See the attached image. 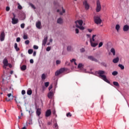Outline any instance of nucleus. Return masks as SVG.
<instances>
[{
	"label": "nucleus",
	"mask_w": 129,
	"mask_h": 129,
	"mask_svg": "<svg viewBox=\"0 0 129 129\" xmlns=\"http://www.w3.org/2000/svg\"><path fill=\"white\" fill-rule=\"evenodd\" d=\"M51 88H53V85H50L48 88V90H51Z\"/></svg>",
	"instance_id": "nucleus-51"
},
{
	"label": "nucleus",
	"mask_w": 129,
	"mask_h": 129,
	"mask_svg": "<svg viewBox=\"0 0 129 129\" xmlns=\"http://www.w3.org/2000/svg\"><path fill=\"white\" fill-rule=\"evenodd\" d=\"M80 51L81 52V53H83V52H85V49L82 48L80 49Z\"/></svg>",
	"instance_id": "nucleus-46"
},
{
	"label": "nucleus",
	"mask_w": 129,
	"mask_h": 129,
	"mask_svg": "<svg viewBox=\"0 0 129 129\" xmlns=\"http://www.w3.org/2000/svg\"><path fill=\"white\" fill-rule=\"evenodd\" d=\"M47 124H48V125H50V124H51V122H48V123H47Z\"/></svg>",
	"instance_id": "nucleus-61"
},
{
	"label": "nucleus",
	"mask_w": 129,
	"mask_h": 129,
	"mask_svg": "<svg viewBox=\"0 0 129 129\" xmlns=\"http://www.w3.org/2000/svg\"><path fill=\"white\" fill-rule=\"evenodd\" d=\"M13 18L12 19H16V15L14 13H13Z\"/></svg>",
	"instance_id": "nucleus-55"
},
{
	"label": "nucleus",
	"mask_w": 129,
	"mask_h": 129,
	"mask_svg": "<svg viewBox=\"0 0 129 129\" xmlns=\"http://www.w3.org/2000/svg\"><path fill=\"white\" fill-rule=\"evenodd\" d=\"M47 41H48V36L45 35L44 39L42 41L43 46H46V44L47 43Z\"/></svg>",
	"instance_id": "nucleus-10"
},
{
	"label": "nucleus",
	"mask_w": 129,
	"mask_h": 129,
	"mask_svg": "<svg viewBox=\"0 0 129 129\" xmlns=\"http://www.w3.org/2000/svg\"><path fill=\"white\" fill-rule=\"evenodd\" d=\"M118 67L120 68V69H121V70H123V69H124V66H123V65L121 64H119Z\"/></svg>",
	"instance_id": "nucleus-28"
},
{
	"label": "nucleus",
	"mask_w": 129,
	"mask_h": 129,
	"mask_svg": "<svg viewBox=\"0 0 129 129\" xmlns=\"http://www.w3.org/2000/svg\"><path fill=\"white\" fill-rule=\"evenodd\" d=\"M113 84L115 86H117V87L119 86V84H118L117 82H113Z\"/></svg>",
	"instance_id": "nucleus-30"
},
{
	"label": "nucleus",
	"mask_w": 129,
	"mask_h": 129,
	"mask_svg": "<svg viewBox=\"0 0 129 129\" xmlns=\"http://www.w3.org/2000/svg\"><path fill=\"white\" fill-rule=\"evenodd\" d=\"M18 9H19V10H22V9H23V7H22V6H21L20 5V4H18Z\"/></svg>",
	"instance_id": "nucleus-40"
},
{
	"label": "nucleus",
	"mask_w": 129,
	"mask_h": 129,
	"mask_svg": "<svg viewBox=\"0 0 129 129\" xmlns=\"http://www.w3.org/2000/svg\"><path fill=\"white\" fill-rule=\"evenodd\" d=\"M118 74V73L117 71H114L112 73V75L113 76H116Z\"/></svg>",
	"instance_id": "nucleus-27"
},
{
	"label": "nucleus",
	"mask_w": 129,
	"mask_h": 129,
	"mask_svg": "<svg viewBox=\"0 0 129 129\" xmlns=\"http://www.w3.org/2000/svg\"><path fill=\"white\" fill-rule=\"evenodd\" d=\"M52 41H53V40L50 39L49 42H50V43H52Z\"/></svg>",
	"instance_id": "nucleus-63"
},
{
	"label": "nucleus",
	"mask_w": 129,
	"mask_h": 129,
	"mask_svg": "<svg viewBox=\"0 0 129 129\" xmlns=\"http://www.w3.org/2000/svg\"><path fill=\"white\" fill-rule=\"evenodd\" d=\"M3 64H4V68H6V67H7V66H9V61L8 60V59H7L6 58H4V59L3 60Z\"/></svg>",
	"instance_id": "nucleus-7"
},
{
	"label": "nucleus",
	"mask_w": 129,
	"mask_h": 129,
	"mask_svg": "<svg viewBox=\"0 0 129 129\" xmlns=\"http://www.w3.org/2000/svg\"><path fill=\"white\" fill-rule=\"evenodd\" d=\"M41 21H38L36 23V27L37 28V29H42V27H41Z\"/></svg>",
	"instance_id": "nucleus-14"
},
{
	"label": "nucleus",
	"mask_w": 129,
	"mask_h": 129,
	"mask_svg": "<svg viewBox=\"0 0 129 129\" xmlns=\"http://www.w3.org/2000/svg\"><path fill=\"white\" fill-rule=\"evenodd\" d=\"M30 6L32 8V9H34V10H36V7H35V6L33 5L32 4H30Z\"/></svg>",
	"instance_id": "nucleus-39"
},
{
	"label": "nucleus",
	"mask_w": 129,
	"mask_h": 129,
	"mask_svg": "<svg viewBox=\"0 0 129 129\" xmlns=\"http://www.w3.org/2000/svg\"><path fill=\"white\" fill-rule=\"evenodd\" d=\"M26 69H27V66L26 65H23L21 68V70H22V71H25V70H26Z\"/></svg>",
	"instance_id": "nucleus-21"
},
{
	"label": "nucleus",
	"mask_w": 129,
	"mask_h": 129,
	"mask_svg": "<svg viewBox=\"0 0 129 129\" xmlns=\"http://www.w3.org/2000/svg\"><path fill=\"white\" fill-rule=\"evenodd\" d=\"M33 48L34 49H35V50H38V49H39V46H37V45H34L33 46Z\"/></svg>",
	"instance_id": "nucleus-41"
},
{
	"label": "nucleus",
	"mask_w": 129,
	"mask_h": 129,
	"mask_svg": "<svg viewBox=\"0 0 129 129\" xmlns=\"http://www.w3.org/2000/svg\"><path fill=\"white\" fill-rule=\"evenodd\" d=\"M97 74H98L99 77H101V79L104 80V81H105L107 83H108V84H110V82H109V81L107 80L106 76L104 75L105 74V71L99 70L98 72H97Z\"/></svg>",
	"instance_id": "nucleus-1"
},
{
	"label": "nucleus",
	"mask_w": 129,
	"mask_h": 129,
	"mask_svg": "<svg viewBox=\"0 0 129 129\" xmlns=\"http://www.w3.org/2000/svg\"><path fill=\"white\" fill-rule=\"evenodd\" d=\"M14 47L16 51H20V48L18 47V44L17 43H15Z\"/></svg>",
	"instance_id": "nucleus-20"
},
{
	"label": "nucleus",
	"mask_w": 129,
	"mask_h": 129,
	"mask_svg": "<svg viewBox=\"0 0 129 129\" xmlns=\"http://www.w3.org/2000/svg\"><path fill=\"white\" fill-rule=\"evenodd\" d=\"M88 31L89 32V33H91V32H92V30L91 29H88Z\"/></svg>",
	"instance_id": "nucleus-59"
},
{
	"label": "nucleus",
	"mask_w": 129,
	"mask_h": 129,
	"mask_svg": "<svg viewBox=\"0 0 129 129\" xmlns=\"http://www.w3.org/2000/svg\"><path fill=\"white\" fill-rule=\"evenodd\" d=\"M76 24V28H78V29H79L80 30H81V31H83L85 28L82 26L83 25V21L82 20H77L75 22Z\"/></svg>",
	"instance_id": "nucleus-2"
},
{
	"label": "nucleus",
	"mask_w": 129,
	"mask_h": 129,
	"mask_svg": "<svg viewBox=\"0 0 129 129\" xmlns=\"http://www.w3.org/2000/svg\"><path fill=\"white\" fill-rule=\"evenodd\" d=\"M94 21L95 22V24L97 25H99V24H101L102 20L100 19V17L97 16H95L94 17Z\"/></svg>",
	"instance_id": "nucleus-3"
},
{
	"label": "nucleus",
	"mask_w": 129,
	"mask_h": 129,
	"mask_svg": "<svg viewBox=\"0 0 129 129\" xmlns=\"http://www.w3.org/2000/svg\"><path fill=\"white\" fill-rule=\"evenodd\" d=\"M95 37H96V35H93L92 36V38L91 39L92 42H94V41H95V39H94V38H95Z\"/></svg>",
	"instance_id": "nucleus-32"
},
{
	"label": "nucleus",
	"mask_w": 129,
	"mask_h": 129,
	"mask_svg": "<svg viewBox=\"0 0 129 129\" xmlns=\"http://www.w3.org/2000/svg\"><path fill=\"white\" fill-rule=\"evenodd\" d=\"M10 8L9 7H6V11H7V12H9V11H10Z\"/></svg>",
	"instance_id": "nucleus-52"
},
{
	"label": "nucleus",
	"mask_w": 129,
	"mask_h": 129,
	"mask_svg": "<svg viewBox=\"0 0 129 129\" xmlns=\"http://www.w3.org/2000/svg\"><path fill=\"white\" fill-rule=\"evenodd\" d=\"M44 85L45 87H48V86H49V82H45Z\"/></svg>",
	"instance_id": "nucleus-36"
},
{
	"label": "nucleus",
	"mask_w": 129,
	"mask_h": 129,
	"mask_svg": "<svg viewBox=\"0 0 129 129\" xmlns=\"http://www.w3.org/2000/svg\"><path fill=\"white\" fill-rule=\"evenodd\" d=\"M23 39L24 40H27L28 39V35L27 34H24Z\"/></svg>",
	"instance_id": "nucleus-31"
},
{
	"label": "nucleus",
	"mask_w": 129,
	"mask_h": 129,
	"mask_svg": "<svg viewBox=\"0 0 129 129\" xmlns=\"http://www.w3.org/2000/svg\"><path fill=\"white\" fill-rule=\"evenodd\" d=\"M82 67V63H79L78 66V68L80 69V68H81Z\"/></svg>",
	"instance_id": "nucleus-44"
},
{
	"label": "nucleus",
	"mask_w": 129,
	"mask_h": 129,
	"mask_svg": "<svg viewBox=\"0 0 129 129\" xmlns=\"http://www.w3.org/2000/svg\"><path fill=\"white\" fill-rule=\"evenodd\" d=\"M25 44H26V45H29V44H30V41L29 40H26Z\"/></svg>",
	"instance_id": "nucleus-37"
},
{
	"label": "nucleus",
	"mask_w": 129,
	"mask_h": 129,
	"mask_svg": "<svg viewBox=\"0 0 129 129\" xmlns=\"http://www.w3.org/2000/svg\"><path fill=\"white\" fill-rule=\"evenodd\" d=\"M30 63H31V64H33V63H34V60H33V59H30Z\"/></svg>",
	"instance_id": "nucleus-53"
},
{
	"label": "nucleus",
	"mask_w": 129,
	"mask_h": 129,
	"mask_svg": "<svg viewBox=\"0 0 129 129\" xmlns=\"http://www.w3.org/2000/svg\"><path fill=\"white\" fill-rule=\"evenodd\" d=\"M36 54H37V52L36 51H34V52H33V56H36Z\"/></svg>",
	"instance_id": "nucleus-57"
},
{
	"label": "nucleus",
	"mask_w": 129,
	"mask_h": 129,
	"mask_svg": "<svg viewBox=\"0 0 129 129\" xmlns=\"http://www.w3.org/2000/svg\"><path fill=\"white\" fill-rule=\"evenodd\" d=\"M102 45H103V43H102V42H100L98 46L99 48L102 47Z\"/></svg>",
	"instance_id": "nucleus-42"
},
{
	"label": "nucleus",
	"mask_w": 129,
	"mask_h": 129,
	"mask_svg": "<svg viewBox=\"0 0 129 129\" xmlns=\"http://www.w3.org/2000/svg\"><path fill=\"white\" fill-rule=\"evenodd\" d=\"M21 93L22 95H25V94H26V91H25L24 90H22Z\"/></svg>",
	"instance_id": "nucleus-47"
},
{
	"label": "nucleus",
	"mask_w": 129,
	"mask_h": 129,
	"mask_svg": "<svg viewBox=\"0 0 129 129\" xmlns=\"http://www.w3.org/2000/svg\"><path fill=\"white\" fill-rule=\"evenodd\" d=\"M36 114L38 116H40V115H41V110H40V109H37L36 111Z\"/></svg>",
	"instance_id": "nucleus-24"
},
{
	"label": "nucleus",
	"mask_w": 129,
	"mask_h": 129,
	"mask_svg": "<svg viewBox=\"0 0 129 129\" xmlns=\"http://www.w3.org/2000/svg\"><path fill=\"white\" fill-rule=\"evenodd\" d=\"M51 114H52V112L50 109L47 110L45 112V116L46 117H49Z\"/></svg>",
	"instance_id": "nucleus-12"
},
{
	"label": "nucleus",
	"mask_w": 129,
	"mask_h": 129,
	"mask_svg": "<svg viewBox=\"0 0 129 129\" xmlns=\"http://www.w3.org/2000/svg\"><path fill=\"white\" fill-rule=\"evenodd\" d=\"M54 126L57 127V126H58V124H57V123L54 124Z\"/></svg>",
	"instance_id": "nucleus-58"
},
{
	"label": "nucleus",
	"mask_w": 129,
	"mask_h": 129,
	"mask_svg": "<svg viewBox=\"0 0 129 129\" xmlns=\"http://www.w3.org/2000/svg\"><path fill=\"white\" fill-rule=\"evenodd\" d=\"M83 5L84 6L86 10H89V4H88L87 1L85 0L83 2Z\"/></svg>",
	"instance_id": "nucleus-9"
},
{
	"label": "nucleus",
	"mask_w": 129,
	"mask_h": 129,
	"mask_svg": "<svg viewBox=\"0 0 129 129\" xmlns=\"http://www.w3.org/2000/svg\"><path fill=\"white\" fill-rule=\"evenodd\" d=\"M54 95V94L53 93V92H50L48 94V98H50V99L53 98V96Z\"/></svg>",
	"instance_id": "nucleus-17"
},
{
	"label": "nucleus",
	"mask_w": 129,
	"mask_h": 129,
	"mask_svg": "<svg viewBox=\"0 0 129 129\" xmlns=\"http://www.w3.org/2000/svg\"><path fill=\"white\" fill-rule=\"evenodd\" d=\"M62 12H60L59 13L60 15H63V14L65 13V9H64L63 7H62Z\"/></svg>",
	"instance_id": "nucleus-34"
},
{
	"label": "nucleus",
	"mask_w": 129,
	"mask_h": 129,
	"mask_svg": "<svg viewBox=\"0 0 129 129\" xmlns=\"http://www.w3.org/2000/svg\"><path fill=\"white\" fill-rule=\"evenodd\" d=\"M90 42L91 46L92 47H96L97 45H98V43H93L92 42V40L91 39V38H90Z\"/></svg>",
	"instance_id": "nucleus-15"
},
{
	"label": "nucleus",
	"mask_w": 129,
	"mask_h": 129,
	"mask_svg": "<svg viewBox=\"0 0 129 129\" xmlns=\"http://www.w3.org/2000/svg\"><path fill=\"white\" fill-rule=\"evenodd\" d=\"M51 50V47L50 46H48L46 48V51H49Z\"/></svg>",
	"instance_id": "nucleus-49"
},
{
	"label": "nucleus",
	"mask_w": 129,
	"mask_h": 129,
	"mask_svg": "<svg viewBox=\"0 0 129 129\" xmlns=\"http://www.w3.org/2000/svg\"><path fill=\"white\" fill-rule=\"evenodd\" d=\"M16 41L17 42H20L21 41V38L20 37H18L17 39H16Z\"/></svg>",
	"instance_id": "nucleus-50"
},
{
	"label": "nucleus",
	"mask_w": 129,
	"mask_h": 129,
	"mask_svg": "<svg viewBox=\"0 0 129 129\" xmlns=\"http://www.w3.org/2000/svg\"><path fill=\"white\" fill-rule=\"evenodd\" d=\"M57 4H58V3L57 2H54V5H57Z\"/></svg>",
	"instance_id": "nucleus-64"
},
{
	"label": "nucleus",
	"mask_w": 129,
	"mask_h": 129,
	"mask_svg": "<svg viewBox=\"0 0 129 129\" xmlns=\"http://www.w3.org/2000/svg\"><path fill=\"white\" fill-rule=\"evenodd\" d=\"M21 28L22 29H24L25 28V24L24 23H22L21 24Z\"/></svg>",
	"instance_id": "nucleus-45"
},
{
	"label": "nucleus",
	"mask_w": 129,
	"mask_h": 129,
	"mask_svg": "<svg viewBox=\"0 0 129 129\" xmlns=\"http://www.w3.org/2000/svg\"><path fill=\"white\" fill-rule=\"evenodd\" d=\"M22 129H27V128L26 127V126H24L23 127H22Z\"/></svg>",
	"instance_id": "nucleus-62"
},
{
	"label": "nucleus",
	"mask_w": 129,
	"mask_h": 129,
	"mask_svg": "<svg viewBox=\"0 0 129 129\" xmlns=\"http://www.w3.org/2000/svg\"><path fill=\"white\" fill-rule=\"evenodd\" d=\"M56 63L57 65H58V64H60L61 61H60V60H57L56 61Z\"/></svg>",
	"instance_id": "nucleus-48"
},
{
	"label": "nucleus",
	"mask_w": 129,
	"mask_h": 129,
	"mask_svg": "<svg viewBox=\"0 0 129 129\" xmlns=\"http://www.w3.org/2000/svg\"><path fill=\"white\" fill-rule=\"evenodd\" d=\"M76 34H79V29L78 28H76L75 29Z\"/></svg>",
	"instance_id": "nucleus-43"
},
{
	"label": "nucleus",
	"mask_w": 129,
	"mask_h": 129,
	"mask_svg": "<svg viewBox=\"0 0 129 129\" xmlns=\"http://www.w3.org/2000/svg\"><path fill=\"white\" fill-rule=\"evenodd\" d=\"M120 29V26L119 25V24H117L115 26V29L117 32H118Z\"/></svg>",
	"instance_id": "nucleus-23"
},
{
	"label": "nucleus",
	"mask_w": 129,
	"mask_h": 129,
	"mask_svg": "<svg viewBox=\"0 0 129 129\" xmlns=\"http://www.w3.org/2000/svg\"><path fill=\"white\" fill-rule=\"evenodd\" d=\"M32 90H28L27 91V94L28 95H32Z\"/></svg>",
	"instance_id": "nucleus-26"
},
{
	"label": "nucleus",
	"mask_w": 129,
	"mask_h": 129,
	"mask_svg": "<svg viewBox=\"0 0 129 129\" xmlns=\"http://www.w3.org/2000/svg\"><path fill=\"white\" fill-rule=\"evenodd\" d=\"M65 64H66V65H68V66L70 65V63L68 61H66Z\"/></svg>",
	"instance_id": "nucleus-54"
},
{
	"label": "nucleus",
	"mask_w": 129,
	"mask_h": 129,
	"mask_svg": "<svg viewBox=\"0 0 129 129\" xmlns=\"http://www.w3.org/2000/svg\"><path fill=\"white\" fill-rule=\"evenodd\" d=\"M71 63H74L75 65H77V63H76V59L75 58H73L70 60Z\"/></svg>",
	"instance_id": "nucleus-25"
},
{
	"label": "nucleus",
	"mask_w": 129,
	"mask_h": 129,
	"mask_svg": "<svg viewBox=\"0 0 129 129\" xmlns=\"http://www.w3.org/2000/svg\"><path fill=\"white\" fill-rule=\"evenodd\" d=\"M72 49V47H71V46H68L67 47L68 51H71Z\"/></svg>",
	"instance_id": "nucleus-35"
},
{
	"label": "nucleus",
	"mask_w": 129,
	"mask_h": 129,
	"mask_svg": "<svg viewBox=\"0 0 129 129\" xmlns=\"http://www.w3.org/2000/svg\"><path fill=\"white\" fill-rule=\"evenodd\" d=\"M8 66L10 67V68H12V67H13V66H12L10 63H8Z\"/></svg>",
	"instance_id": "nucleus-56"
},
{
	"label": "nucleus",
	"mask_w": 129,
	"mask_h": 129,
	"mask_svg": "<svg viewBox=\"0 0 129 129\" xmlns=\"http://www.w3.org/2000/svg\"><path fill=\"white\" fill-rule=\"evenodd\" d=\"M57 24H62V23H63V20H62V18H58L57 19Z\"/></svg>",
	"instance_id": "nucleus-19"
},
{
	"label": "nucleus",
	"mask_w": 129,
	"mask_h": 129,
	"mask_svg": "<svg viewBox=\"0 0 129 129\" xmlns=\"http://www.w3.org/2000/svg\"><path fill=\"white\" fill-rule=\"evenodd\" d=\"M19 23V19L18 18H14L12 19V23L13 25H16Z\"/></svg>",
	"instance_id": "nucleus-13"
},
{
	"label": "nucleus",
	"mask_w": 129,
	"mask_h": 129,
	"mask_svg": "<svg viewBox=\"0 0 129 129\" xmlns=\"http://www.w3.org/2000/svg\"><path fill=\"white\" fill-rule=\"evenodd\" d=\"M13 73H14V72L13 71H11L10 72V74H13Z\"/></svg>",
	"instance_id": "nucleus-60"
},
{
	"label": "nucleus",
	"mask_w": 129,
	"mask_h": 129,
	"mask_svg": "<svg viewBox=\"0 0 129 129\" xmlns=\"http://www.w3.org/2000/svg\"><path fill=\"white\" fill-rule=\"evenodd\" d=\"M66 70V69L65 68H61L59 70H57L55 73V76H58V75H60V74H61V73H63L64 72H65Z\"/></svg>",
	"instance_id": "nucleus-5"
},
{
	"label": "nucleus",
	"mask_w": 129,
	"mask_h": 129,
	"mask_svg": "<svg viewBox=\"0 0 129 129\" xmlns=\"http://www.w3.org/2000/svg\"><path fill=\"white\" fill-rule=\"evenodd\" d=\"M41 79H42V80H45V79H46V75H45V74H43L41 75Z\"/></svg>",
	"instance_id": "nucleus-29"
},
{
	"label": "nucleus",
	"mask_w": 129,
	"mask_h": 129,
	"mask_svg": "<svg viewBox=\"0 0 129 129\" xmlns=\"http://www.w3.org/2000/svg\"><path fill=\"white\" fill-rule=\"evenodd\" d=\"M123 30L124 32H127L129 30V26L127 25H125L123 26Z\"/></svg>",
	"instance_id": "nucleus-16"
},
{
	"label": "nucleus",
	"mask_w": 129,
	"mask_h": 129,
	"mask_svg": "<svg viewBox=\"0 0 129 129\" xmlns=\"http://www.w3.org/2000/svg\"><path fill=\"white\" fill-rule=\"evenodd\" d=\"M119 61V58L118 57H117L115 58H114L112 60L113 63H118V61Z\"/></svg>",
	"instance_id": "nucleus-18"
},
{
	"label": "nucleus",
	"mask_w": 129,
	"mask_h": 129,
	"mask_svg": "<svg viewBox=\"0 0 129 129\" xmlns=\"http://www.w3.org/2000/svg\"><path fill=\"white\" fill-rule=\"evenodd\" d=\"M88 59H89V60H91V61H93L94 62H98V60H97V59H96L93 56H91V55L89 56L88 57Z\"/></svg>",
	"instance_id": "nucleus-6"
},
{
	"label": "nucleus",
	"mask_w": 129,
	"mask_h": 129,
	"mask_svg": "<svg viewBox=\"0 0 129 129\" xmlns=\"http://www.w3.org/2000/svg\"><path fill=\"white\" fill-rule=\"evenodd\" d=\"M6 37V34H5V32H2L1 34L0 35V40L1 42L5 41V38Z\"/></svg>",
	"instance_id": "nucleus-8"
},
{
	"label": "nucleus",
	"mask_w": 129,
	"mask_h": 129,
	"mask_svg": "<svg viewBox=\"0 0 129 129\" xmlns=\"http://www.w3.org/2000/svg\"><path fill=\"white\" fill-rule=\"evenodd\" d=\"M100 11H101V4H100V1L97 0L96 2V11L97 13H99Z\"/></svg>",
	"instance_id": "nucleus-4"
},
{
	"label": "nucleus",
	"mask_w": 129,
	"mask_h": 129,
	"mask_svg": "<svg viewBox=\"0 0 129 129\" xmlns=\"http://www.w3.org/2000/svg\"><path fill=\"white\" fill-rule=\"evenodd\" d=\"M67 116L68 117L70 116V117H71L72 116V115L71 114V113L69 112L67 114Z\"/></svg>",
	"instance_id": "nucleus-38"
},
{
	"label": "nucleus",
	"mask_w": 129,
	"mask_h": 129,
	"mask_svg": "<svg viewBox=\"0 0 129 129\" xmlns=\"http://www.w3.org/2000/svg\"><path fill=\"white\" fill-rule=\"evenodd\" d=\"M28 54H33V49H30L28 50Z\"/></svg>",
	"instance_id": "nucleus-33"
},
{
	"label": "nucleus",
	"mask_w": 129,
	"mask_h": 129,
	"mask_svg": "<svg viewBox=\"0 0 129 129\" xmlns=\"http://www.w3.org/2000/svg\"><path fill=\"white\" fill-rule=\"evenodd\" d=\"M111 53H112L113 56H115V49L114 48H112L110 50Z\"/></svg>",
	"instance_id": "nucleus-22"
},
{
	"label": "nucleus",
	"mask_w": 129,
	"mask_h": 129,
	"mask_svg": "<svg viewBox=\"0 0 129 129\" xmlns=\"http://www.w3.org/2000/svg\"><path fill=\"white\" fill-rule=\"evenodd\" d=\"M7 96L10 98L11 97V98H6V100L7 101H11V100H13V98H14V96L13 95H12L11 93H9L7 95Z\"/></svg>",
	"instance_id": "nucleus-11"
}]
</instances>
